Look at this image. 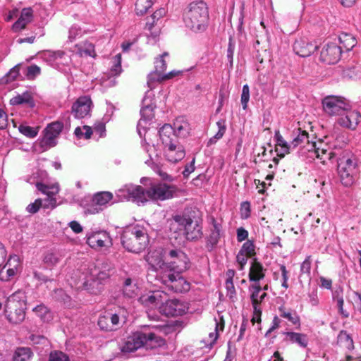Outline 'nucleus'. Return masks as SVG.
Returning a JSON list of instances; mask_svg holds the SVG:
<instances>
[{
    "label": "nucleus",
    "mask_w": 361,
    "mask_h": 361,
    "mask_svg": "<svg viewBox=\"0 0 361 361\" xmlns=\"http://www.w3.org/2000/svg\"><path fill=\"white\" fill-rule=\"evenodd\" d=\"M113 198L110 192H99L96 193L92 200V204L87 209V212L91 214H97L102 210V207L106 205Z\"/></svg>",
    "instance_id": "obj_19"
},
{
    "label": "nucleus",
    "mask_w": 361,
    "mask_h": 361,
    "mask_svg": "<svg viewBox=\"0 0 361 361\" xmlns=\"http://www.w3.org/2000/svg\"><path fill=\"white\" fill-rule=\"evenodd\" d=\"M316 157L321 159L322 163L325 164L327 160H331L335 157V152L329 149L320 147L316 151Z\"/></svg>",
    "instance_id": "obj_47"
},
{
    "label": "nucleus",
    "mask_w": 361,
    "mask_h": 361,
    "mask_svg": "<svg viewBox=\"0 0 361 361\" xmlns=\"http://www.w3.org/2000/svg\"><path fill=\"white\" fill-rule=\"evenodd\" d=\"M308 139L309 136L307 133L306 131H300V130L298 129V134L291 141L293 149L298 147H300L302 149V146L306 144Z\"/></svg>",
    "instance_id": "obj_44"
},
{
    "label": "nucleus",
    "mask_w": 361,
    "mask_h": 361,
    "mask_svg": "<svg viewBox=\"0 0 361 361\" xmlns=\"http://www.w3.org/2000/svg\"><path fill=\"white\" fill-rule=\"evenodd\" d=\"M142 340L143 348L147 350H154L166 345V342L161 336L154 332H145L142 331Z\"/></svg>",
    "instance_id": "obj_21"
},
{
    "label": "nucleus",
    "mask_w": 361,
    "mask_h": 361,
    "mask_svg": "<svg viewBox=\"0 0 361 361\" xmlns=\"http://www.w3.org/2000/svg\"><path fill=\"white\" fill-rule=\"evenodd\" d=\"M342 290H336L334 293L333 298L337 303V307L338 308L339 313L345 318H347L349 316L348 312L343 310V297L342 295Z\"/></svg>",
    "instance_id": "obj_45"
},
{
    "label": "nucleus",
    "mask_w": 361,
    "mask_h": 361,
    "mask_svg": "<svg viewBox=\"0 0 361 361\" xmlns=\"http://www.w3.org/2000/svg\"><path fill=\"white\" fill-rule=\"evenodd\" d=\"M280 316L288 319L290 323L294 325L300 326V317L295 311L286 310L284 307L281 306L279 308Z\"/></svg>",
    "instance_id": "obj_40"
},
{
    "label": "nucleus",
    "mask_w": 361,
    "mask_h": 361,
    "mask_svg": "<svg viewBox=\"0 0 361 361\" xmlns=\"http://www.w3.org/2000/svg\"><path fill=\"white\" fill-rule=\"evenodd\" d=\"M215 328L214 331L210 332L208 335L207 338H204L202 342L204 343V345L202 347H207V348H211L212 345L215 343L218 337H219V329L220 328L221 331H223L224 324V323L220 324L219 322H217L216 320H215Z\"/></svg>",
    "instance_id": "obj_37"
},
{
    "label": "nucleus",
    "mask_w": 361,
    "mask_h": 361,
    "mask_svg": "<svg viewBox=\"0 0 361 361\" xmlns=\"http://www.w3.org/2000/svg\"><path fill=\"white\" fill-rule=\"evenodd\" d=\"M159 136L164 147L176 142L173 128L169 124L164 125L159 130Z\"/></svg>",
    "instance_id": "obj_34"
},
{
    "label": "nucleus",
    "mask_w": 361,
    "mask_h": 361,
    "mask_svg": "<svg viewBox=\"0 0 361 361\" xmlns=\"http://www.w3.org/2000/svg\"><path fill=\"white\" fill-rule=\"evenodd\" d=\"M145 261L147 262L152 271L158 272L159 275L162 271L167 269V262L164 260L163 250L161 248L150 250L145 257Z\"/></svg>",
    "instance_id": "obj_13"
},
{
    "label": "nucleus",
    "mask_w": 361,
    "mask_h": 361,
    "mask_svg": "<svg viewBox=\"0 0 361 361\" xmlns=\"http://www.w3.org/2000/svg\"><path fill=\"white\" fill-rule=\"evenodd\" d=\"M32 98L28 92H25L22 94H18L10 100L11 105H19L23 104H32Z\"/></svg>",
    "instance_id": "obj_46"
},
{
    "label": "nucleus",
    "mask_w": 361,
    "mask_h": 361,
    "mask_svg": "<svg viewBox=\"0 0 361 361\" xmlns=\"http://www.w3.org/2000/svg\"><path fill=\"white\" fill-rule=\"evenodd\" d=\"M33 353L28 347H18L16 349L13 361H30Z\"/></svg>",
    "instance_id": "obj_38"
},
{
    "label": "nucleus",
    "mask_w": 361,
    "mask_h": 361,
    "mask_svg": "<svg viewBox=\"0 0 361 361\" xmlns=\"http://www.w3.org/2000/svg\"><path fill=\"white\" fill-rule=\"evenodd\" d=\"M286 335L287 336V337H288L289 341L292 343H298V345L303 348H305L307 345V337L304 334L295 332H286Z\"/></svg>",
    "instance_id": "obj_41"
},
{
    "label": "nucleus",
    "mask_w": 361,
    "mask_h": 361,
    "mask_svg": "<svg viewBox=\"0 0 361 361\" xmlns=\"http://www.w3.org/2000/svg\"><path fill=\"white\" fill-rule=\"evenodd\" d=\"M226 295L230 298V300L234 302L236 298V292L233 282L231 281H226Z\"/></svg>",
    "instance_id": "obj_61"
},
{
    "label": "nucleus",
    "mask_w": 361,
    "mask_h": 361,
    "mask_svg": "<svg viewBox=\"0 0 361 361\" xmlns=\"http://www.w3.org/2000/svg\"><path fill=\"white\" fill-rule=\"evenodd\" d=\"M19 75V65L15 66L10 71L2 78V81L6 83L15 80Z\"/></svg>",
    "instance_id": "obj_56"
},
{
    "label": "nucleus",
    "mask_w": 361,
    "mask_h": 361,
    "mask_svg": "<svg viewBox=\"0 0 361 361\" xmlns=\"http://www.w3.org/2000/svg\"><path fill=\"white\" fill-rule=\"evenodd\" d=\"M318 49V46L307 38H300L295 40L293 50L296 54L301 57H307Z\"/></svg>",
    "instance_id": "obj_17"
},
{
    "label": "nucleus",
    "mask_w": 361,
    "mask_h": 361,
    "mask_svg": "<svg viewBox=\"0 0 361 361\" xmlns=\"http://www.w3.org/2000/svg\"><path fill=\"white\" fill-rule=\"evenodd\" d=\"M176 191V188L174 185L159 183L152 185L148 189V197L153 200L162 201L173 197Z\"/></svg>",
    "instance_id": "obj_12"
},
{
    "label": "nucleus",
    "mask_w": 361,
    "mask_h": 361,
    "mask_svg": "<svg viewBox=\"0 0 361 361\" xmlns=\"http://www.w3.org/2000/svg\"><path fill=\"white\" fill-rule=\"evenodd\" d=\"M168 256L169 257V261L167 262L168 270L183 272L189 268V259L183 251L171 250Z\"/></svg>",
    "instance_id": "obj_9"
},
{
    "label": "nucleus",
    "mask_w": 361,
    "mask_h": 361,
    "mask_svg": "<svg viewBox=\"0 0 361 361\" xmlns=\"http://www.w3.org/2000/svg\"><path fill=\"white\" fill-rule=\"evenodd\" d=\"M208 19V8L203 1L190 4L183 17L186 27L194 32L204 30L207 25Z\"/></svg>",
    "instance_id": "obj_1"
},
{
    "label": "nucleus",
    "mask_w": 361,
    "mask_h": 361,
    "mask_svg": "<svg viewBox=\"0 0 361 361\" xmlns=\"http://www.w3.org/2000/svg\"><path fill=\"white\" fill-rule=\"evenodd\" d=\"M274 137L276 140L275 151L278 156L283 157L286 154L290 153L293 150L292 144L291 142L288 143L284 140L279 130H276Z\"/></svg>",
    "instance_id": "obj_30"
},
{
    "label": "nucleus",
    "mask_w": 361,
    "mask_h": 361,
    "mask_svg": "<svg viewBox=\"0 0 361 361\" xmlns=\"http://www.w3.org/2000/svg\"><path fill=\"white\" fill-rule=\"evenodd\" d=\"M33 18V10L30 8H25L22 10L18 20L13 25L12 28L15 32L25 29Z\"/></svg>",
    "instance_id": "obj_31"
},
{
    "label": "nucleus",
    "mask_w": 361,
    "mask_h": 361,
    "mask_svg": "<svg viewBox=\"0 0 361 361\" xmlns=\"http://www.w3.org/2000/svg\"><path fill=\"white\" fill-rule=\"evenodd\" d=\"M337 343L343 349L351 350L354 348L353 341L345 331H341L338 336Z\"/></svg>",
    "instance_id": "obj_39"
},
{
    "label": "nucleus",
    "mask_w": 361,
    "mask_h": 361,
    "mask_svg": "<svg viewBox=\"0 0 361 361\" xmlns=\"http://www.w3.org/2000/svg\"><path fill=\"white\" fill-rule=\"evenodd\" d=\"M324 112L329 116H342L343 113L350 108V104L341 97L330 95L322 99Z\"/></svg>",
    "instance_id": "obj_7"
},
{
    "label": "nucleus",
    "mask_w": 361,
    "mask_h": 361,
    "mask_svg": "<svg viewBox=\"0 0 361 361\" xmlns=\"http://www.w3.org/2000/svg\"><path fill=\"white\" fill-rule=\"evenodd\" d=\"M63 127V123L59 121L49 124L45 129V134L42 140V145L48 147L55 146L56 138L61 132Z\"/></svg>",
    "instance_id": "obj_16"
},
{
    "label": "nucleus",
    "mask_w": 361,
    "mask_h": 361,
    "mask_svg": "<svg viewBox=\"0 0 361 361\" xmlns=\"http://www.w3.org/2000/svg\"><path fill=\"white\" fill-rule=\"evenodd\" d=\"M78 51L81 56H96L94 46L90 42H85L83 45L78 46Z\"/></svg>",
    "instance_id": "obj_48"
},
{
    "label": "nucleus",
    "mask_w": 361,
    "mask_h": 361,
    "mask_svg": "<svg viewBox=\"0 0 361 361\" xmlns=\"http://www.w3.org/2000/svg\"><path fill=\"white\" fill-rule=\"evenodd\" d=\"M20 263L17 255L10 256L4 268L0 270V280L9 281L19 271Z\"/></svg>",
    "instance_id": "obj_15"
},
{
    "label": "nucleus",
    "mask_w": 361,
    "mask_h": 361,
    "mask_svg": "<svg viewBox=\"0 0 361 361\" xmlns=\"http://www.w3.org/2000/svg\"><path fill=\"white\" fill-rule=\"evenodd\" d=\"M188 309L187 303L177 299L168 300L159 306L160 312L167 317L183 315Z\"/></svg>",
    "instance_id": "obj_10"
},
{
    "label": "nucleus",
    "mask_w": 361,
    "mask_h": 361,
    "mask_svg": "<svg viewBox=\"0 0 361 361\" xmlns=\"http://www.w3.org/2000/svg\"><path fill=\"white\" fill-rule=\"evenodd\" d=\"M41 72L40 68L37 65H32L27 68V77L30 79L35 78L39 75Z\"/></svg>",
    "instance_id": "obj_64"
},
{
    "label": "nucleus",
    "mask_w": 361,
    "mask_h": 361,
    "mask_svg": "<svg viewBox=\"0 0 361 361\" xmlns=\"http://www.w3.org/2000/svg\"><path fill=\"white\" fill-rule=\"evenodd\" d=\"M321 146H317L315 142L308 141L302 146V153H305L306 151L308 152L312 153L316 156V151H317L318 148H320Z\"/></svg>",
    "instance_id": "obj_62"
},
{
    "label": "nucleus",
    "mask_w": 361,
    "mask_h": 361,
    "mask_svg": "<svg viewBox=\"0 0 361 361\" xmlns=\"http://www.w3.org/2000/svg\"><path fill=\"white\" fill-rule=\"evenodd\" d=\"M140 114L143 120H151L154 116L153 107L150 105L143 107L140 111Z\"/></svg>",
    "instance_id": "obj_60"
},
{
    "label": "nucleus",
    "mask_w": 361,
    "mask_h": 361,
    "mask_svg": "<svg viewBox=\"0 0 361 361\" xmlns=\"http://www.w3.org/2000/svg\"><path fill=\"white\" fill-rule=\"evenodd\" d=\"M87 243L94 249H101L111 245L110 237L106 232L90 234L87 238Z\"/></svg>",
    "instance_id": "obj_25"
},
{
    "label": "nucleus",
    "mask_w": 361,
    "mask_h": 361,
    "mask_svg": "<svg viewBox=\"0 0 361 361\" xmlns=\"http://www.w3.org/2000/svg\"><path fill=\"white\" fill-rule=\"evenodd\" d=\"M175 223L183 227L184 235L189 240H196L202 235L200 221L197 219H192L188 216H176Z\"/></svg>",
    "instance_id": "obj_6"
},
{
    "label": "nucleus",
    "mask_w": 361,
    "mask_h": 361,
    "mask_svg": "<svg viewBox=\"0 0 361 361\" xmlns=\"http://www.w3.org/2000/svg\"><path fill=\"white\" fill-rule=\"evenodd\" d=\"M117 195L121 200L126 199L137 202H145L149 200L148 190H145L140 185H126L118 190Z\"/></svg>",
    "instance_id": "obj_8"
},
{
    "label": "nucleus",
    "mask_w": 361,
    "mask_h": 361,
    "mask_svg": "<svg viewBox=\"0 0 361 361\" xmlns=\"http://www.w3.org/2000/svg\"><path fill=\"white\" fill-rule=\"evenodd\" d=\"M33 312L44 322H49L52 319L50 311L44 305H39L33 308Z\"/></svg>",
    "instance_id": "obj_42"
},
{
    "label": "nucleus",
    "mask_w": 361,
    "mask_h": 361,
    "mask_svg": "<svg viewBox=\"0 0 361 361\" xmlns=\"http://www.w3.org/2000/svg\"><path fill=\"white\" fill-rule=\"evenodd\" d=\"M64 56V52L61 51H46L43 53V59L48 63L54 64Z\"/></svg>",
    "instance_id": "obj_49"
},
{
    "label": "nucleus",
    "mask_w": 361,
    "mask_h": 361,
    "mask_svg": "<svg viewBox=\"0 0 361 361\" xmlns=\"http://www.w3.org/2000/svg\"><path fill=\"white\" fill-rule=\"evenodd\" d=\"M338 174L341 183L345 187H350L355 181L357 164L355 159L349 157L348 153L338 160Z\"/></svg>",
    "instance_id": "obj_5"
},
{
    "label": "nucleus",
    "mask_w": 361,
    "mask_h": 361,
    "mask_svg": "<svg viewBox=\"0 0 361 361\" xmlns=\"http://www.w3.org/2000/svg\"><path fill=\"white\" fill-rule=\"evenodd\" d=\"M49 361H69L68 355L61 351H54L49 355Z\"/></svg>",
    "instance_id": "obj_58"
},
{
    "label": "nucleus",
    "mask_w": 361,
    "mask_h": 361,
    "mask_svg": "<svg viewBox=\"0 0 361 361\" xmlns=\"http://www.w3.org/2000/svg\"><path fill=\"white\" fill-rule=\"evenodd\" d=\"M264 271L265 269L262 264L257 261L256 259H254L251 264L248 274L250 281H252L254 283H259L260 280L264 278Z\"/></svg>",
    "instance_id": "obj_33"
},
{
    "label": "nucleus",
    "mask_w": 361,
    "mask_h": 361,
    "mask_svg": "<svg viewBox=\"0 0 361 361\" xmlns=\"http://www.w3.org/2000/svg\"><path fill=\"white\" fill-rule=\"evenodd\" d=\"M142 331H137L123 339L120 350L123 353H129L142 348Z\"/></svg>",
    "instance_id": "obj_14"
},
{
    "label": "nucleus",
    "mask_w": 361,
    "mask_h": 361,
    "mask_svg": "<svg viewBox=\"0 0 361 361\" xmlns=\"http://www.w3.org/2000/svg\"><path fill=\"white\" fill-rule=\"evenodd\" d=\"M311 270V256H307L300 265L301 274H310Z\"/></svg>",
    "instance_id": "obj_63"
},
{
    "label": "nucleus",
    "mask_w": 361,
    "mask_h": 361,
    "mask_svg": "<svg viewBox=\"0 0 361 361\" xmlns=\"http://www.w3.org/2000/svg\"><path fill=\"white\" fill-rule=\"evenodd\" d=\"M25 310L26 295L23 291H16L7 299L5 312L11 323H21L25 318Z\"/></svg>",
    "instance_id": "obj_3"
},
{
    "label": "nucleus",
    "mask_w": 361,
    "mask_h": 361,
    "mask_svg": "<svg viewBox=\"0 0 361 361\" xmlns=\"http://www.w3.org/2000/svg\"><path fill=\"white\" fill-rule=\"evenodd\" d=\"M42 206V200L37 199L32 203L29 204L26 207V211L30 214L37 213Z\"/></svg>",
    "instance_id": "obj_59"
},
{
    "label": "nucleus",
    "mask_w": 361,
    "mask_h": 361,
    "mask_svg": "<svg viewBox=\"0 0 361 361\" xmlns=\"http://www.w3.org/2000/svg\"><path fill=\"white\" fill-rule=\"evenodd\" d=\"M166 296L164 292L157 290L142 295L139 298V301L142 305L152 308L159 305L161 306Z\"/></svg>",
    "instance_id": "obj_26"
},
{
    "label": "nucleus",
    "mask_w": 361,
    "mask_h": 361,
    "mask_svg": "<svg viewBox=\"0 0 361 361\" xmlns=\"http://www.w3.org/2000/svg\"><path fill=\"white\" fill-rule=\"evenodd\" d=\"M18 130L23 135L30 138L36 137L38 133V128H33L24 125H20L18 127Z\"/></svg>",
    "instance_id": "obj_54"
},
{
    "label": "nucleus",
    "mask_w": 361,
    "mask_h": 361,
    "mask_svg": "<svg viewBox=\"0 0 361 361\" xmlns=\"http://www.w3.org/2000/svg\"><path fill=\"white\" fill-rule=\"evenodd\" d=\"M250 99V88L248 85H244L242 90L240 102L243 109H246Z\"/></svg>",
    "instance_id": "obj_57"
},
{
    "label": "nucleus",
    "mask_w": 361,
    "mask_h": 361,
    "mask_svg": "<svg viewBox=\"0 0 361 361\" xmlns=\"http://www.w3.org/2000/svg\"><path fill=\"white\" fill-rule=\"evenodd\" d=\"M166 14L164 8H159L149 18L145 25V30H148L153 38L157 37L160 33V24L159 20L163 18Z\"/></svg>",
    "instance_id": "obj_22"
},
{
    "label": "nucleus",
    "mask_w": 361,
    "mask_h": 361,
    "mask_svg": "<svg viewBox=\"0 0 361 361\" xmlns=\"http://www.w3.org/2000/svg\"><path fill=\"white\" fill-rule=\"evenodd\" d=\"M250 298L253 309L260 307V304L267 296L265 292H262V287L259 283H255L249 286Z\"/></svg>",
    "instance_id": "obj_29"
},
{
    "label": "nucleus",
    "mask_w": 361,
    "mask_h": 361,
    "mask_svg": "<svg viewBox=\"0 0 361 361\" xmlns=\"http://www.w3.org/2000/svg\"><path fill=\"white\" fill-rule=\"evenodd\" d=\"M173 130L177 136L185 137L189 135L190 132V126L184 117H178L173 122Z\"/></svg>",
    "instance_id": "obj_32"
},
{
    "label": "nucleus",
    "mask_w": 361,
    "mask_h": 361,
    "mask_svg": "<svg viewBox=\"0 0 361 361\" xmlns=\"http://www.w3.org/2000/svg\"><path fill=\"white\" fill-rule=\"evenodd\" d=\"M149 242L146 230L138 225L126 228L121 236L123 246L128 252L134 253L144 251Z\"/></svg>",
    "instance_id": "obj_2"
},
{
    "label": "nucleus",
    "mask_w": 361,
    "mask_h": 361,
    "mask_svg": "<svg viewBox=\"0 0 361 361\" xmlns=\"http://www.w3.org/2000/svg\"><path fill=\"white\" fill-rule=\"evenodd\" d=\"M89 274L90 279H87L85 283L92 281L102 283L109 279L111 269L106 266L100 267L99 266L93 265L89 268Z\"/></svg>",
    "instance_id": "obj_28"
},
{
    "label": "nucleus",
    "mask_w": 361,
    "mask_h": 361,
    "mask_svg": "<svg viewBox=\"0 0 361 361\" xmlns=\"http://www.w3.org/2000/svg\"><path fill=\"white\" fill-rule=\"evenodd\" d=\"M139 288L135 283H133L132 279L128 278L125 280L123 287V293L124 296L129 298H134L139 294Z\"/></svg>",
    "instance_id": "obj_36"
},
{
    "label": "nucleus",
    "mask_w": 361,
    "mask_h": 361,
    "mask_svg": "<svg viewBox=\"0 0 361 361\" xmlns=\"http://www.w3.org/2000/svg\"><path fill=\"white\" fill-rule=\"evenodd\" d=\"M155 73L158 75V78H160L162 75L165 73L166 70V63L162 57H158L155 59Z\"/></svg>",
    "instance_id": "obj_53"
},
{
    "label": "nucleus",
    "mask_w": 361,
    "mask_h": 361,
    "mask_svg": "<svg viewBox=\"0 0 361 361\" xmlns=\"http://www.w3.org/2000/svg\"><path fill=\"white\" fill-rule=\"evenodd\" d=\"M154 0H137L135 3V13L137 16H142L152 7Z\"/></svg>",
    "instance_id": "obj_43"
},
{
    "label": "nucleus",
    "mask_w": 361,
    "mask_h": 361,
    "mask_svg": "<svg viewBox=\"0 0 361 361\" xmlns=\"http://www.w3.org/2000/svg\"><path fill=\"white\" fill-rule=\"evenodd\" d=\"M220 237V229L216 224L214 225V230L212 231L207 240V246L212 248L216 245Z\"/></svg>",
    "instance_id": "obj_51"
},
{
    "label": "nucleus",
    "mask_w": 361,
    "mask_h": 361,
    "mask_svg": "<svg viewBox=\"0 0 361 361\" xmlns=\"http://www.w3.org/2000/svg\"><path fill=\"white\" fill-rule=\"evenodd\" d=\"M340 46L338 47L346 51L351 50L356 44V39L351 34L343 32L339 35Z\"/></svg>",
    "instance_id": "obj_35"
},
{
    "label": "nucleus",
    "mask_w": 361,
    "mask_h": 361,
    "mask_svg": "<svg viewBox=\"0 0 361 361\" xmlns=\"http://www.w3.org/2000/svg\"><path fill=\"white\" fill-rule=\"evenodd\" d=\"M120 316L117 313L106 312L99 317L97 324L105 331H115L119 328Z\"/></svg>",
    "instance_id": "obj_20"
},
{
    "label": "nucleus",
    "mask_w": 361,
    "mask_h": 361,
    "mask_svg": "<svg viewBox=\"0 0 361 361\" xmlns=\"http://www.w3.org/2000/svg\"><path fill=\"white\" fill-rule=\"evenodd\" d=\"M36 188L42 193L47 195L44 200H42V206L44 209H53L57 206L56 199L54 197L59 192V184L47 185L42 183H37Z\"/></svg>",
    "instance_id": "obj_11"
},
{
    "label": "nucleus",
    "mask_w": 361,
    "mask_h": 361,
    "mask_svg": "<svg viewBox=\"0 0 361 361\" xmlns=\"http://www.w3.org/2000/svg\"><path fill=\"white\" fill-rule=\"evenodd\" d=\"M60 257L54 252H47L44 255L43 262L47 266L54 267L60 262Z\"/></svg>",
    "instance_id": "obj_52"
},
{
    "label": "nucleus",
    "mask_w": 361,
    "mask_h": 361,
    "mask_svg": "<svg viewBox=\"0 0 361 361\" xmlns=\"http://www.w3.org/2000/svg\"><path fill=\"white\" fill-rule=\"evenodd\" d=\"M216 125L218 126V132L215 134V135L213 137L210 138V140L209 141V144H212V143L216 142V141L217 140L221 139L225 134V132L226 130L225 121L220 120V121H217Z\"/></svg>",
    "instance_id": "obj_50"
},
{
    "label": "nucleus",
    "mask_w": 361,
    "mask_h": 361,
    "mask_svg": "<svg viewBox=\"0 0 361 361\" xmlns=\"http://www.w3.org/2000/svg\"><path fill=\"white\" fill-rule=\"evenodd\" d=\"M181 273L172 271V270H165L157 275V278L169 290L173 292H187L190 288V283L180 274Z\"/></svg>",
    "instance_id": "obj_4"
},
{
    "label": "nucleus",
    "mask_w": 361,
    "mask_h": 361,
    "mask_svg": "<svg viewBox=\"0 0 361 361\" xmlns=\"http://www.w3.org/2000/svg\"><path fill=\"white\" fill-rule=\"evenodd\" d=\"M164 153L166 159L173 163L180 161L185 154L183 147L179 145L177 141L164 147Z\"/></svg>",
    "instance_id": "obj_27"
},
{
    "label": "nucleus",
    "mask_w": 361,
    "mask_h": 361,
    "mask_svg": "<svg viewBox=\"0 0 361 361\" xmlns=\"http://www.w3.org/2000/svg\"><path fill=\"white\" fill-rule=\"evenodd\" d=\"M92 102L90 97H80L72 106V112L75 118H82L90 114Z\"/></svg>",
    "instance_id": "obj_18"
},
{
    "label": "nucleus",
    "mask_w": 361,
    "mask_h": 361,
    "mask_svg": "<svg viewBox=\"0 0 361 361\" xmlns=\"http://www.w3.org/2000/svg\"><path fill=\"white\" fill-rule=\"evenodd\" d=\"M341 48L335 44H329L325 46L320 54V58L324 62L331 64L335 63L340 59Z\"/></svg>",
    "instance_id": "obj_24"
},
{
    "label": "nucleus",
    "mask_w": 361,
    "mask_h": 361,
    "mask_svg": "<svg viewBox=\"0 0 361 361\" xmlns=\"http://www.w3.org/2000/svg\"><path fill=\"white\" fill-rule=\"evenodd\" d=\"M360 114L355 110H351L350 107L343 113L342 116L338 120L340 126L355 130L360 123Z\"/></svg>",
    "instance_id": "obj_23"
},
{
    "label": "nucleus",
    "mask_w": 361,
    "mask_h": 361,
    "mask_svg": "<svg viewBox=\"0 0 361 361\" xmlns=\"http://www.w3.org/2000/svg\"><path fill=\"white\" fill-rule=\"evenodd\" d=\"M239 252L252 257L255 255V247L252 241L247 240L243 245Z\"/></svg>",
    "instance_id": "obj_55"
}]
</instances>
